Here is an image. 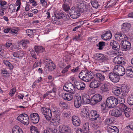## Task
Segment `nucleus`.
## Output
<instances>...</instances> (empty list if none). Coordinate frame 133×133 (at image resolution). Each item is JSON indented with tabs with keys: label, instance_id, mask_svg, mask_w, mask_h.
<instances>
[{
	"label": "nucleus",
	"instance_id": "obj_1",
	"mask_svg": "<svg viewBox=\"0 0 133 133\" xmlns=\"http://www.w3.org/2000/svg\"><path fill=\"white\" fill-rule=\"evenodd\" d=\"M84 2L82 1L78 2L75 7H73L71 8L69 12L71 18L76 19L78 17L79 12L85 13L89 11V6L86 5Z\"/></svg>",
	"mask_w": 133,
	"mask_h": 133
},
{
	"label": "nucleus",
	"instance_id": "obj_2",
	"mask_svg": "<svg viewBox=\"0 0 133 133\" xmlns=\"http://www.w3.org/2000/svg\"><path fill=\"white\" fill-rule=\"evenodd\" d=\"M115 37L117 40H122L121 45L123 50L128 51L129 50L131 44L130 42L127 40L128 38L125 35L118 32L115 34Z\"/></svg>",
	"mask_w": 133,
	"mask_h": 133
},
{
	"label": "nucleus",
	"instance_id": "obj_3",
	"mask_svg": "<svg viewBox=\"0 0 133 133\" xmlns=\"http://www.w3.org/2000/svg\"><path fill=\"white\" fill-rule=\"evenodd\" d=\"M89 116L92 121L96 122L98 127L102 125V122L104 120V118L101 117L98 114L97 111L92 110L89 113Z\"/></svg>",
	"mask_w": 133,
	"mask_h": 133
},
{
	"label": "nucleus",
	"instance_id": "obj_4",
	"mask_svg": "<svg viewBox=\"0 0 133 133\" xmlns=\"http://www.w3.org/2000/svg\"><path fill=\"white\" fill-rule=\"evenodd\" d=\"M106 104L108 107L110 108H114L118 104L117 98L113 96H110L107 99Z\"/></svg>",
	"mask_w": 133,
	"mask_h": 133
},
{
	"label": "nucleus",
	"instance_id": "obj_5",
	"mask_svg": "<svg viewBox=\"0 0 133 133\" xmlns=\"http://www.w3.org/2000/svg\"><path fill=\"white\" fill-rule=\"evenodd\" d=\"M113 71L119 76H122L125 74V70L122 65H117L115 66Z\"/></svg>",
	"mask_w": 133,
	"mask_h": 133
},
{
	"label": "nucleus",
	"instance_id": "obj_6",
	"mask_svg": "<svg viewBox=\"0 0 133 133\" xmlns=\"http://www.w3.org/2000/svg\"><path fill=\"white\" fill-rule=\"evenodd\" d=\"M63 89L65 91L71 94H74L76 92L75 86L71 82L65 84L63 87Z\"/></svg>",
	"mask_w": 133,
	"mask_h": 133
},
{
	"label": "nucleus",
	"instance_id": "obj_7",
	"mask_svg": "<svg viewBox=\"0 0 133 133\" xmlns=\"http://www.w3.org/2000/svg\"><path fill=\"white\" fill-rule=\"evenodd\" d=\"M17 119L25 125H27L29 124V117L26 114H21L17 117Z\"/></svg>",
	"mask_w": 133,
	"mask_h": 133
},
{
	"label": "nucleus",
	"instance_id": "obj_8",
	"mask_svg": "<svg viewBox=\"0 0 133 133\" xmlns=\"http://www.w3.org/2000/svg\"><path fill=\"white\" fill-rule=\"evenodd\" d=\"M41 110L46 120H49L51 119L52 117L51 112L49 108L43 107L41 108Z\"/></svg>",
	"mask_w": 133,
	"mask_h": 133
},
{
	"label": "nucleus",
	"instance_id": "obj_9",
	"mask_svg": "<svg viewBox=\"0 0 133 133\" xmlns=\"http://www.w3.org/2000/svg\"><path fill=\"white\" fill-rule=\"evenodd\" d=\"M109 77L110 80L114 83L118 82L120 79L119 76L114 72L110 73L109 74Z\"/></svg>",
	"mask_w": 133,
	"mask_h": 133
},
{
	"label": "nucleus",
	"instance_id": "obj_10",
	"mask_svg": "<svg viewBox=\"0 0 133 133\" xmlns=\"http://www.w3.org/2000/svg\"><path fill=\"white\" fill-rule=\"evenodd\" d=\"M110 114L112 116L116 117H121L123 114V111L121 109H117V108L113 109L110 111Z\"/></svg>",
	"mask_w": 133,
	"mask_h": 133
},
{
	"label": "nucleus",
	"instance_id": "obj_11",
	"mask_svg": "<svg viewBox=\"0 0 133 133\" xmlns=\"http://www.w3.org/2000/svg\"><path fill=\"white\" fill-rule=\"evenodd\" d=\"M45 61L47 63H46V68L49 70L52 71L55 69L56 68V65L53 63V62L49 59L46 58Z\"/></svg>",
	"mask_w": 133,
	"mask_h": 133
},
{
	"label": "nucleus",
	"instance_id": "obj_12",
	"mask_svg": "<svg viewBox=\"0 0 133 133\" xmlns=\"http://www.w3.org/2000/svg\"><path fill=\"white\" fill-rule=\"evenodd\" d=\"M102 100V97L99 94L94 95L91 98V103L96 104L97 103L100 102Z\"/></svg>",
	"mask_w": 133,
	"mask_h": 133
},
{
	"label": "nucleus",
	"instance_id": "obj_13",
	"mask_svg": "<svg viewBox=\"0 0 133 133\" xmlns=\"http://www.w3.org/2000/svg\"><path fill=\"white\" fill-rule=\"evenodd\" d=\"M110 45L112 49L114 50L118 51L120 49V46L119 43L114 40L111 41Z\"/></svg>",
	"mask_w": 133,
	"mask_h": 133
},
{
	"label": "nucleus",
	"instance_id": "obj_14",
	"mask_svg": "<svg viewBox=\"0 0 133 133\" xmlns=\"http://www.w3.org/2000/svg\"><path fill=\"white\" fill-rule=\"evenodd\" d=\"M30 116V119L33 123L36 124L38 122L39 120V116L38 114L36 113H32Z\"/></svg>",
	"mask_w": 133,
	"mask_h": 133
},
{
	"label": "nucleus",
	"instance_id": "obj_15",
	"mask_svg": "<svg viewBox=\"0 0 133 133\" xmlns=\"http://www.w3.org/2000/svg\"><path fill=\"white\" fill-rule=\"evenodd\" d=\"M101 38L105 40H109L112 37V34L110 31L103 32L101 36Z\"/></svg>",
	"mask_w": 133,
	"mask_h": 133
},
{
	"label": "nucleus",
	"instance_id": "obj_16",
	"mask_svg": "<svg viewBox=\"0 0 133 133\" xmlns=\"http://www.w3.org/2000/svg\"><path fill=\"white\" fill-rule=\"evenodd\" d=\"M107 131L109 133H118L119 130L115 126L109 125L107 126Z\"/></svg>",
	"mask_w": 133,
	"mask_h": 133
},
{
	"label": "nucleus",
	"instance_id": "obj_17",
	"mask_svg": "<svg viewBox=\"0 0 133 133\" xmlns=\"http://www.w3.org/2000/svg\"><path fill=\"white\" fill-rule=\"evenodd\" d=\"M101 84H102L101 83V82L99 81L94 79H93L91 82L89 86L92 88H97Z\"/></svg>",
	"mask_w": 133,
	"mask_h": 133
},
{
	"label": "nucleus",
	"instance_id": "obj_18",
	"mask_svg": "<svg viewBox=\"0 0 133 133\" xmlns=\"http://www.w3.org/2000/svg\"><path fill=\"white\" fill-rule=\"evenodd\" d=\"M74 84L76 88L79 90H83L85 87V84L83 82H80L77 81H75Z\"/></svg>",
	"mask_w": 133,
	"mask_h": 133
},
{
	"label": "nucleus",
	"instance_id": "obj_19",
	"mask_svg": "<svg viewBox=\"0 0 133 133\" xmlns=\"http://www.w3.org/2000/svg\"><path fill=\"white\" fill-rule=\"evenodd\" d=\"M72 121L73 124L75 126H79L81 123V121L79 118L75 116H73L72 117Z\"/></svg>",
	"mask_w": 133,
	"mask_h": 133
},
{
	"label": "nucleus",
	"instance_id": "obj_20",
	"mask_svg": "<svg viewBox=\"0 0 133 133\" xmlns=\"http://www.w3.org/2000/svg\"><path fill=\"white\" fill-rule=\"evenodd\" d=\"M126 75L127 76L132 77H133V67L129 66H127L125 70Z\"/></svg>",
	"mask_w": 133,
	"mask_h": 133
},
{
	"label": "nucleus",
	"instance_id": "obj_21",
	"mask_svg": "<svg viewBox=\"0 0 133 133\" xmlns=\"http://www.w3.org/2000/svg\"><path fill=\"white\" fill-rule=\"evenodd\" d=\"M87 73V74L84 79L85 82H88L91 81L92 79L94 78V74L91 71H89Z\"/></svg>",
	"mask_w": 133,
	"mask_h": 133
},
{
	"label": "nucleus",
	"instance_id": "obj_22",
	"mask_svg": "<svg viewBox=\"0 0 133 133\" xmlns=\"http://www.w3.org/2000/svg\"><path fill=\"white\" fill-rule=\"evenodd\" d=\"M74 99V105L76 108H78L80 107L82 104L81 98V97H77Z\"/></svg>",
	"mask_w": 133,
	"mask_h": 133
},
{
	"label": "nucleus",
	"instance_id": "obj_23",
	"mask_svg": "<svg viewBox=\"0 0 133 133\" xmlns=\"http://www.w3.org/2000/svg\"><path fill=\"white\" fill-rule=\"evenodd\" d=\"M59 128L62 133H70L71 132V129L69 127L61 125L59 127Z\"/></svg>",
	"mask_w": 133,
	"mask_h": 133
},
{
	"label": "nucleus",
	"instance_id": "obj_24",
	"mask_svg": "<svg viewBox=\"0 0 133 133\" xmlns=\"http://www.w3.org/2000/svg\"><path fill=\"white\" fill-rule=\"evenodd\" d=\"M82 99L83 104H89L90 103H91L90 98L88 95H83L82 96Z\"/></svg>",
	"mask_w": 133,
	"mask_h": 133
},
{
	"label": "nucleus",
	"instance_id": "obj_25",
	"mask_svg": "<svg viewBox=\"0 0 133 133\" xmlns=\"http://www.w3.org/2000/svg\"><path fill=\"white\" fill-rule=\"evenodd\" d=\"M131 26V24L129 23H124L122 25V29L123 31L126 32L129 31L130 30Z\"/></svg>",
	"mask_w": 133,
	"mask_h": 133
},
{
	"label": "nucleus",
	"instance_id": "obj_26",
	"mask_svg": "<svg viewBox=\"0 0 133 133\" xmlns=\"http://www.w3.org/2000/svg\"><path fill=\"white\" fill-rule=\"evenodd\" d=\"M96 78L97 80L100 82L104 81L105 79V76L100 73H98L95 74Z\"/></svg>",
	"mask_w": 133,
	"mask_h": 133
},
{
	"label": "nucleus",
	"instance_id": "obj_27",
	"mask_svg": "<svg viewBox=\"0 0 133 133\" xmlns=\"http://www.w3.org/2000/svg\"><path fill=\"white\" fill-rule=\"evenodd\" d=\"M107 58L104 55L100 54H97L96 57V59L97 60L104 62H105L107 61Z\"/></svg>",
	"mask_w": 133,
	"mask_h": 133
},
{
	"label": "nucleus",
	"instance_id": "obj_28",
	"mask_svg": "<svg viewBox=\"0 0 133 133\" xmlns=\"http://www.w3.org/2000/svg\"><path fill=\"white\" fill-rule=\"evenodd\" d=\"M89 71L87 70H82L79 74V77L81 80L84 81V79L87 74Z\"/></svg>",
	"mask_w": 133,
	"mask_h": 133
},
{
	"label": "nucleus",
	"instance_id": "obj_29",
	"mask_svg": "<svg viewBox=\"0 0 133 133\" xmlns=\"http://www.w3.org/2000/svg\"><path fill=\"white\" fill-rule=\"evenodd\" d=\"M62 97L64 99L68 101L71 100L73 98L72 95L69 93H66L63 94Z\"/></svg>",
	"mask_w": 133,
	"mask_h": 133
},
{
	"label": "nucleus",
	"instance_id": "obj_30",
	"mask_svg": "<svg viewBox=\"0 0 133 133\" xmlns=\"http://www.w3.org/2000/svg\"><path fill=\"white\" fill-rule=\"evenodd\" d=\"M100 89L102 93L105 92L109 91V89L108 85L106 84H101Z\"/></svg>",
	"mask_w": 133,
	"mask_h": 133
},
{
	"label": "nucleus",
	"instance_id": "obj_31",
	"mask_svg": "<svg viewBox=\"0 0 133 133\" xmlns=\"http://www.w3.org/2000/svg\"><path fill=\"white\" fill-rule=\"evenodd\" d=\"M12 133H24L22 129L19 127H14L12 130Z\"/></svg>",
	"mask_w": 133,
	"mask_h": 133
},
{
	"label": "nucleus",
	"instance_id": "obj_32",
	"mask_svg": "<svg viewBox=\"0 0 133 133\" xmlns=\"http://www.w3.org/2000/svg\"><path fill=\"white\" fill-rule=\"evenodd\" d=\"M13 55L15 57L18 58L22 57L24 56V52L21 51L15 52L13 53Z\"/></svg>",
	"mask_w": 133,
	"mask_h": 133
},
{
	"label": "nucleus",
	"instance_id": "obj_33",
	"mask_svg": "<svg viewBox=\"0 0 133 133\" xmlns=\"http://www.w3.org/2000/svg\"><path fill=\"white\" fill-rule=\"evenodd\" d=\"M35 51L37 52H42L44 51L45 48L41 46H35L34 47Z\"/></svg>",
	"mask_w": 133,
	"mask_h": 133
},
{
	"label": "nucleus",
	"instance_id": "obj_34",
	"mask_svg": "<svg viewBox=\"0 0 133 133\" xmlns=\"http://www.w3.org/2000/svg\"><path fill=\"white\" fill-rule=\"evenodd\" d=\"M122 91L121 87H116L115 88L113 93L114 94L118 96L121 93Z\"/></svg>",
	"mask_w": 133,
	"mask_h": 133
},
{
	"label": "nucleus",
	"instance_id": "obj_35",
	"mask_svg": "<svg viewBox=\"0 0 133 133\" xmlns=\"http://www.w3.org/2000/svg\"><path fill=\"white\" fill-rule=\"evenodd\" d=\"M92 6L95 8H97L100 6L99 2L96 0H91L90 1Z\"/></svg>",
	"mask_w": 133,
	"mask_h": 133
},
{
	"label": "nucleus",
	"instance_id": "obj_36",
	"mask_svg": "<svg viewBox=\"0 0 133 133\" xmlns=\"http://www.w3.org/2000/svg\"><path fill=\"white\" fill-rule=\"evenodd\" d=\"M122 91V95L123 96L126 95L128 94L129 91V88L128 87L126 86L125 87H121Z\"/></svg>",
	"mask_w": 133,
	"mask_h": 133
},
{
	"label": "nucleus",
	"instance_id": "obj_37",
	"mask_svg": "<svg viewBox=\"0 0 133 133\" xmlns=\"http://www.w3.org/2000/svg\"><path fill=\"white\" fill-rule=\"evenodd\" d=\"M29 43V41L27 39L23 40L21 41L19 44L22 45V46L25 47L26 48L27 46V44Z\"/></svg>",
	"mask_w": 133,
	"mask_h": 133
},
{
	"label": "nucleus",
	"instance_id": "obj_38",
	"mask_svg": "<svg viewBox=\"0 0 133 133\" xmlns=\"http://www.w3.org/2000/svg\"><path fill=\"white\" fill-rule=\"evenodd\" d=\"M127 103L130 105H133V94H131L128 98Z\"/></svg>",
	"mask_w": 133,
	"mask_h": 133
},
{
	"label": "nucleus",
	"instance_id": "obj_39",
	"mask_svg": "<svg viewBox=\"0 0 133 133\" xmlns=\"http://www.w3.org/2000/svg\"><path fill=\"white\" fill-rule=\"evenodd\" d=\"M62 8L66 12L68 13L70 9V5L63 4Z\"/></svg>",
	"mask_w": 133,
	"mask_h": 133
},
{
	"label": "nucleus",
	"instance_id": "obj_40",
	"mask_svg": "<svg viewBox=\"0 0 133 133\" xmlns=\"http://www.w3.org/2000/svg\"><path fill=\"white\" fill-rule=\"evenodd\" d=\"M121 59L120 57H115L114 59V62L115 64L117 65H120L122 63L121 61Z\"/></svg>",
	"mask_w": 133,
	"mask_h": 133
},
{
	"label": "nucleus",
	"instance_id": "obj_41",
	"mask_svg": "<svg viewBox=\"0 0 133 133\" xmlns=\"http://www.w3.org/2000/svg\"><path fill=\"white\" fill-rule=\"evenodd\" d=\"M119 109H122L124 110V111H125L128 110H129V109L127 107V106L125 105V104H120L119 105Z\"/></svg>",
	"mask_w": 133,
	"mask_h": 133
},
{
	"label": "nucleus",
	"instance_id": "obj_42",
	"mask_svg": "<svg viewBox=\"0 0 133 133\" xmlns=\"http://www.w3.org/2000/svg\"><path fill=\"white\" fill-rule=\"evenodd\" d=\"M51 122L53 125H56L59 124L60 121L57 119H56L52 118L51 119Z\"/></svg>",
	"mask_w": 133,
	"mask_h": 133
},
{
	"label": "nucleus",
	"instance_id": "obj_43",
	"mask_svg": "<svg viewBox=\"0 0 133 133\" xmlns=\"http://www.w3.org/2000/svg\"><path fill=\"white\" fill-rule=\"evenodd\" d=\"M88 128L89 126L88 124L85 123L83 125L82 129L84 133H86L89 131Z\"/></svg>",
	"mask_w": 133,
	"mask_h": 133
},
{
	"label": "nucleus",
	"instance_id": "obj_44",
	"mask_svg": "<svg viewBox=\"0 0 133 133\" xmlns=\"http://www.w3.org/2000/svg\"><path fill=\"white\" fill-rule=\"evenodd\" d=\"M31 133H39L36 127L32 126L30 128Z\"/></svg>",
	"mask_w": 133,
	"mask_h": 133
},
{
	"label": "nucleus",
	"instance_id": "obj_45",
	"mask_svg": "<svg viewBox=\"0 0 133 133\" xmlns=\"http://www.w3.org/2000/svg\"><path fill=\"white\" fill-rule=\"evenodd\" d=\"M105 45V43L103 42H100L98 43V49L100 50H102Z\"/></svg>",
	"mask_w": 133,
	"mask_h": 133
},
{
	"label": "nucleus",
	"instance_id": "obj_46",
	"mask_svg": "<svg viewBox=\"0 0 133 133\" xmlns=\"http://www.w3.org/2000/svg\"><path fill=\"white\" fill-rule=\"evenodd\" d=\"M117 99L118 100V101H119L120 104H124L125 102V99L123 97H119L117 98Z\"/></svg>",
	"mask_w": 133,
	"mask_h": 133
},
{
	"label": "nucleus",
	"instance_id": "obj_47",
	"mask_svg": "<svg viewBox=\"0 0 133 133\" xmlns=\"http://www.w3.org/2000/svg\"><path fill=\"white\" fill-rule=\"evenodd\" d=\"M71 67L70 65H68L66 66L62 70L61 73L63 74H64L68 71V69Z\"/></svg>",
	"mask_w": 133,
	"mask_h": 133
},
{
	"label": "nucleus",
	"instance_id": "obj_48",
	"mask_svg": "<svg viewBox=\"0 0 133 133\" xmlns=\"http://www.w3.org/2000/svg\"><path fill=\"white\" fill-rule=\"evenodd\" d=\"M123 114L125 115V117H129L130 116V114L129 110H128L125 111H124L123 113Z\"/></svg>",
	"mask_w": 133,
	"mask_h": 133
},
{
	"label": "nucleus",
	"instance_id": "obj_49",
	"mask_svg": "<svg viewBox=\"0 0 133 133\" xmlns=\"http://www.w3.org/2000/svg\"><path fill=\"white\" fill-rule=\"evenodd\" d=\"M63 4L70 5H71L72 3L71 0H63Z\"/></svg>",
	"mask_w": 133,
	"mask_h": 133
},
{
	"label": "nucleus",
	"instance_id": "obj_50",
	"mask_svg": "<svg viewBox=\"0 0 133 133\" xmlns=\"http://www.w3.org/2000/svg\"><path fill=\"white\" fill-rule=\"evenodd\" d=\"M82 38V36L81 34H78V35L75 36L74 39L77 40H80Z\"/></svg>",
	"mask_w": 133,
	"mask_h": 133
},
{
	"label": "nucleus",
	"instance_id": "obj_51",
	"mask_svg": "<svg viewBox=\"0 0 133 133\" xmlns=\"http://www.w3.org/2000/svg\"><path fill=\"white\" fill-rule=\"evenodd\" d=\"M30 5L29 4V2H26L25 4V11H28L30 10Z\"/></svg>",
	"mask_w": 133,
	"mask_h": 133
},
{
	"label": "nucleus",
	"instance_id": "obj_52",
	"mask_svg": "<svg viewBox=\"0 0 133 133\" xmlns=\"http://www.w3.org/2000/svg\"><path fill=\"white\" fill-rule=\"evenodd\" d=\"M10 10V11H11V12H15V6L11 5L9 6V10Z\"/></svg>",
	"mask_w": 133,
	"mask_h": 133
},
{
	"label": "nucleus",
	"instance_id": "obj_53",
	"mask_svg": "<svg viewBox=\"0 0 133 133\" xmlns=\"http://www.w3.org/2000/svg\"><path fill=\"white\" fill-rule=\"evenodd\" d=\"M30 54L32 57L35 59L36 58V56L34 50H32L30 51Z\"/></svg>",
	"mask_w": 133,
	"mask_h": 133
},
{
	"label": "nucleus",
	"instance_id": "obj_54",
	"mask_svg": "<svg viewBox=\"0 0 133 133\" xmlns=\"http://www.w3.org/2000/svg\"><path fill=\"white\" fill-rule=\"evenodd\" d=\"M26 32L28 36H31L32 34L33 30L31 29H28L26 30Z\"/></svg>",
	"mask_w": 133,
	"mask_h": 133
},
{
	"label": "nucleus",
	"instance_id": "obj_55",
	"mask_svg": "<svg viewBox=\"0 0 133 133\" xmlns=\"http://www.w3.org/2000/svg\"><path fill=\"white\" fill-rule=\"evenodd\" d=\"M30 3H32V6L34 7L36 6L37 5L36 2L34 0H29Z\"/></svg>",
	"mask_w": 133,
	"mask_h": 133
},
{
	"label": "nucleus",
	"instance_id": "obj_56",
	"mask_svg": "<svg viewBox=\"0 0 133 133\" xmlns=\"http://www.w3.org/2000/svg\"><path fill=\"white\" fill-rule=\"evenodd\" d=\"M16 91V89L15 88H12L10 91V94L11 96H12Z\"/></svg>",
	"mask_w": 133,
	"mask_h": 133
},
{
	"label": "nucleus",
	"instance_id": "obj_57",
	"mask_svg": "<svg viewBox=\"0 0 133 133\" xmlns=\"http://www.w3.org/2000/svg\"><path fill=\"white\" fill-rule=\"evenodd\" d=\"M54 18V19H53V18L52 19V20L53 22L54 23H55L56 24H59V22L58 21V18Z\"/></svg>",
	"mask_w": 133,
	"mask_h": 133
},
{
	"label": "nucleus",
	"instance_id": "obj_58",
	"mask_svg": "<svg viewBox=\"0 0 133 133\" xmlns=\"http://www.w3.org/2000/svg\"><path fill=\"white\" fill-rule=\"evenodd\" d=\"M1 72L3 74H9L8 71L5 69H3L1 70Z\"/></svg>",
	"mask_w": 133,
	"mask_h": 133
},
{
	"label": "nucleus",
	"instance_id": "obj_59",
	"mask_svg": "<svg viewBox=\"0 0 133 133\" xmlns=\"http://www.w3.org/2000/svg\"><path fill=\"white\" fill-rule=\"evenodd\" d=\"M70 114L69 112L67 113H64L63 114V116L64 117H69L70 115Z\"/></svg>",
	"mask_w": 133,
	"mask_h": 133
},
{
	"label": "nucleus",
	"instance_id": "obj_60",
	"mask_svg": "<svg viewBox=\"0 0 133 133\" xmlns=\"http://www.w3.org/2000/svg\"><path fill=\"white\" fill-rule=\"evenodd\" d=\"M52 132L53 133H62L61 130H60L59 128V130H57V129H54L52 130Z\"/></svg>",
	"mask_w": 133,
	"mask_h": 133
},
{
	"label": "nucleus",
	"instance_id": "obj_61",
	"mask_svg": "<svg viewBox=\"0 0 133 133\" xmlns=\"http://www.w3.org/2000/svg\"><path fill=\"white\" fill-rule=\"evenodd\" d=\"M3 30L4 32L5 33H8L10 30V28L5 29L4 27L3 28Z\"/></svg>",
	"mask_w": 133,
	"mask_h": 133
},
{
	"label": "nucleus",
	"instance_id": "obj_62",
	"mask_svg": "<svg viewBox=\"0 0 133 133\" xmlns=\"http://www.w3.org/2000/svg\"><path fill=\"white\" fill-rule=\"evenodd\" d=\"M6 2L5 1H3L1 0L0 1V4L1 8H3V7L2 6L6 5Z\"/></svg>",
	"mask_w": 133,
	"mask_h": 133
},
{
	"label": "nucleus",
	"instance_id": "obj_63",
	"mask_svg": "<svg viewBox=\"0 0 133 133\" xmlns=\"http://www.w3.org/2000/svg\"><path fill=\"white\" fill-rule=\"evenodd\" d=\"M52 92L51 90L47 91L46 93L44 94L43 95V97L45 98L46 97L49 95Z\"/></svg>",
	"mask_w": 133,
	"mask_h": 133
},
{
	"label": "nucleus",
	"instance_id": "obj_64",
	"mask_svg": "<svg viewBox=\"0 0 133 133\" xmlns=\"http://www.w3.org/2000/svg\"><path fill=\"white\" fill-rule=\"evenodd\" d=\"M7 66L8 67L9 69L10 70H12L14 68L13 66L10 63L8 64V65H7Z\"/></svg>",
	"mask_w": 133,
	"mask_h": 133
}]
</instances>
